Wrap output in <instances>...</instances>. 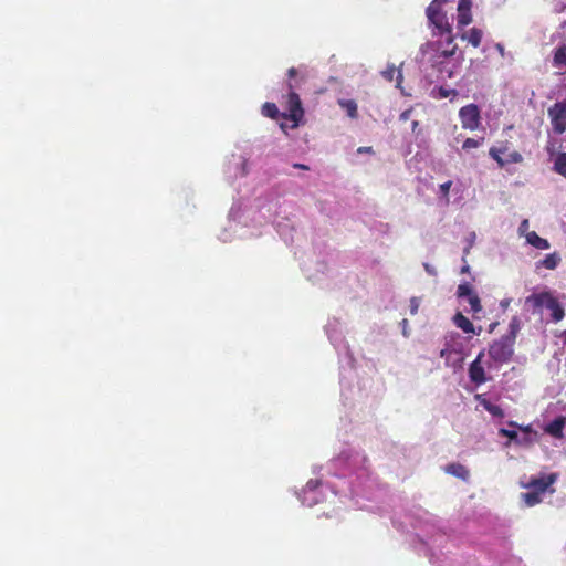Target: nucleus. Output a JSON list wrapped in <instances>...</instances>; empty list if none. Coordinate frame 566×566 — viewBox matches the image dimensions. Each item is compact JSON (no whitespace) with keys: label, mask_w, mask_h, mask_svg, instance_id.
Returning a JSON list of instances; mask_svg holds the SVG:
<instances>
[{"label":"nucleus","mask_w":566,"mask_h":566,"mask_svg":"<svg viewBox=\"0 0 566 566\" xmlns=\"http://www.w3.org/2000/svg\"><path fill=\"white\" fill-rule=\"evenodd\" d=\"M469 271H470V266H469L468 264H464V265L462 266V269H461V272H462V273H467V272H469Z\"/></svg>","instance_id":"42"},{"label":"nucleus","mask_w":566,"mask_h":566,"mask_svg":"<svg viewBox=\"0 0 566 566\" xmlns=\"http://www.w3.org/2000/svg\"><path fill=\"white\" fill-rule=\"evenodd\" d=\"M447 0H432V3H437L438 6L442 7V3H444Z\"/></svg>","instance_id":"43"},{"label":"nucleus","mask_w":566,"mask_h":566,"mask_svg":"<svg viewBox=\"0 0 566 566\" xmlns=\"http://www.w3.org/2000/svg\"><path fill=\"white\" fill-rule=\"evenodd\" d=\"M262 114L266 117H270L272 119H275L279 117V108L277 106L274 104V103H270V102H266L263 106H262Z\"/></svg>","instance_id":"26"},{"label":"nucleus","mask_w":566,"mask_h":566,"mask_svg":"<svg viewBox=\"0 0 566 566\" xmlns=\"http://www.w3.org/2000/svg\"><path fill=\"white\" fill-rule=\"evenodd\" d=\"M564 344L566 345V331L563 333Z\"/></svg>","instance_id":"47"},{"label":"nucleus","mask_w":566,"mask_h":566,"mask_svg":"<svg viewBox=\"0 0 566 566\" xmlns=\"http://www.w3.org/2000/svg\"><path fill=\"white\" fill-rule=\"evenodd\" d=\"M444 40H438L434 42L436 50L439 56L451 57L455 54L458 45L454 42V35L451 33H444Z\"/></svg>","instance_id":"10"},{"label":"nucleus","mask_w":566,"mask_h":566,"mask_svg":"<svg viewBox=\"0 0 566 566\" xmlns=\"http://www.w3.org/2000/svg\"><path fill=\"white\" fill-rule=\"evenodd\" d=\"M447 77H449V78L452 77V71H448Z\"/></svg>","instance_id":"46"},{"label":"nucleus","mask_w":566,"mask_h":566,"mask_svg":"<svg viewBox=\"0 0 566 566\" xmlns=\"http://www.w3.org/2000/svg\"><path fill=\"white\" fill-rule=\"evenodd\" d=\"M553 66L560 75L566 74V45L558 46L554 52Z\"/></svg>","instance_id":"13"},{"label":"nucleus","mask_w":566,"mask_h":566,"mask_svg":"<svg viewBox=\"0 0 566 566\" xmlns=\"http://www.w3.org/2000/svg\"><path fill=\"white\" fill-rule=\"evenodd\" d=\"M450 353H451V350H450L448 347H447V348H443V349H441V350H440V357H441V358H444V357H447V356H448V354H450Z\"/></svg>","instance_id":"39"},{"label":"nucleus","mask_w":566,"mask_h":566,"mask_svg":"<svg viewBox=\"0 0 566 566\" xmlns=\"http://www.w3.org/2000/svg\"><path fill=\"white\" fill-rule=\"evenodd\" d=\"M459 118L463 129L476 130L481 125V112L476 104H468L460 108Z\"/></svg>","instance_id":"5"},{"label":"nucleus","mask_w":566,"mask_h":566,"mask_svg":"<svg viewBox=\"0 0 566 566\" xmlns=\"http://www.w3.org/2000/svg\"><path fill=\"white\" fill-rule=\"evenodd\" d=\"M548 115L552 120L553 130L556 134H563L566 130V103H555L548 109Z\"/></svg>","instance_id":"6"},{"label":"nucleus","mask_w":566,"mask_h":566,"mask_svg":"<svg viewBox=\"0 0 566 566\" xmlns=\"http://www.w3.org/2000/svg\"><path fill=\"white\" fill-rule=\"evenodd\" d=\"M509 153V142H502L497 146H493L489 150V155L497 165L504 167L503 155Z\"/></svg>","instance_id":"16"},{"label":"nucleus","mask_w":566,"mask_h":566,"mask_svg":"<svg viewBox=\"0 0 566 566\" xmlns=\"http://www.w3.org/2000/svg\"><path fill=\"white\" fill-rule=\"evenodd\" d=\"M420 306V301L418 297L410 298V314L416 315L418 313Z\"/></svg>","instance_id":"35"},{"label":"nucleus","mask_w":566,"mask_h":566,"mask_svg":"<svg viewBox=\"0 0 566 566\" xmlns=\"http://www.w3.org/2000/svg\"><path fill=\"white\" fill-rule=\"evenodd\" d=\"M560 259L557 253H549L541 261L542 265L547 270H554L557 268Z\"/></svg>","instance_id":"24"},{"label":"nucleus","mask_w":566,"mask_h":566,"mask_svg":"<svg viewBox=\"0 0 566 566\" xmlns=\"http://www.w3.org/2000/svg\"><path fill=\"white\" fill-rule=\"evenodd\" d=\"M407 319H402L401 324L403 325V335H406Z\"/></svg>","instance_id":"45"},{"label":"nucleus","mask_w":566,"mask_h":566,"mask_svg":"<svg viewBox=\"0 0 566 566\" xmlns=\"http://www.w3.org/2000/svg\"><path fill=\"white\" fill-rule=\"evenodd\" d=\"M526 241L528 244L539 250H547L551 247L549 242L539 237L535 231H531L526 234Z\"/></svg>","instance_id":"18"},{"label":"nucleus","mask_w":566,"mask_h":566,"mask_svg":"<svg viewBox=\"0 0 566 566\" xmlns=\"http://www.w3.org/2000/svg\"><path fill=\"white\" fill-rule=\"evenodd\" d=\"M514 344L510 339L502 336L500 339L494 340L489 348V356L499 364H504L511 360L514 354Z\"/></svg>","instance_id":"4"},{"label":"nucleus","mask_w":566,"mask_h":566,"mask_svg":"<svg viewBox=\"0 0 566 566\" xmlns=\"http://www.w3.org/2000/svg\"><path fill=\"white\" fill-rule=\"evenodd\" d=\"M557 480L556 473L543 474L539 478H532L526 484L523 486L530 489L532 491H538L545 493L551 485H553Z\"/></svg>","instance_id":"9"},{"label":"nucleus","mask_w":566,"mask_h":566,"mask_svg":"<svg viewBox=\"0 0 566 566\" xmlns=\"http://www.w3.org/2000/svg\"><path fill=\"white\" fill-rule=\"evenodd\" d=\"M457 296L459 298H467L471 307V312L476 314L482 311L481 300L476 292L473 291L472 286L468 283H461L457 289Z\"/></svg>","instance_id":"7"},{"label":"nucleus","mask_w":566,"mask_h":566,"mask_svg":"<svg viewBox=\"0 0 566 566\" xmlns=\"http://www.w3.org/2000/svg\"><path fill=\"white\" fill-rule=\"evenodd\" d=\"M520 329H521V321L517 316H514V317H512V319L509 324V332L503 336L505 338L510 339L511 342L515 343Z\"/></svg>","instance_id":"20"},{"label":"nucleus","mask_w":566,"mask_h":566,"mask_svg":"<svg viewBox=\"0 0 566 566\" xmlns=\"http://www.w3.org/2000/svg\"><path fill=\"white\" fill-rule=\"evenodd\" d=\"M543 494H544L543 492L531 490L530 492L522 493V499L524 500V502L527 506H534L542 502Z\"/></svg>","instance_id":"22"},{"label":"nucleus","mask_w":566,"mask_h":566,"mask_svg":"<svg viewBox=\"0 0 566 566\" xmlns=\"http://www.w3.org/2000/svg\"><path fill=\"white\" fill-rule=\"evenodd\" d=\"M444 472L455 478H459L462 481H468L470 479V471L461 463H449L444 468Z\"/></svg>","instance_id":"15"},{"label":"nucleus","mask_w":566,"mask_h":566,"mask_svg":"<svg viewBox=\"0 0 566 566\" xmlns=\"http://www.w3.org/2000/svg\"><path fill=\"white\" fill-rule=\"evenodd\" d=\"M337 103L350 118L355 119L358 117V107L354 99H338Z\"/></svg>","instance_id":"19"},{"label":"nucleus","mask_w":566,"mask_h":566,"mask_svg":"<svg viewBox=\"0 0 566 566\" xmlns=\"http://www.w3.org/2000/svg\"><path fill=\"white\" fill-rule=\"evenodd\" d=\"M401 117H402V118H407V113H403V114L401 115Z\"/></svg>","instance_id":"48"},{"label":"nucleus","mask_w":566,"mask_h":566,"mask_svg":"<svg viewBox=\"0 0 566 566\" xmlns=\"http://www.w3.org/2000/svg\"><path fill=\"white\" fill-rule=\"evenodd\" d=\"M317 501H318V500H317L316 497H314V496H313V497H311V499L308 500V503H307V504H308V505H312V504L316 503Z\"/></svg>","instance_id":"44"},{"label":"nucleus","mask_w":566,"mask_h":566,"mask_svg":"<svg viewBox=\"0 0 566 566\" xmlns=\"http://www.w3.org/2000/svg\"><path fill=\"white\" fill-rule=\"evenodd\" d=\"M452 186V181L451 180H448L443 184L440 185V192L441 195L448 199V196H449V191H450V188Z\"/></svg>","instance_id":"34"},{"label":"nucleus","mask_w":566,"mask_h":566,"mask_svg":"<svg viewBox=\"0 0 566 566\" xmlns=\"http://www.w3.org/2000/svg\"><path fill=\"white\" fill-rule=\"evenodd\" d=\"M505 156L506 157L503 158L504 166L507 164H520L523 161V156L517 150L509 151Z\"/></svg>","instance_id":"27"},{"label":"nucleus","mask_w":566,"mask_h":566,"mask_svg":"<svg viewBox=\"0 0 566 566\" xmlns=\"http://www.w3.org/2000/svg\"><path fill=\"white\" fill-rule=\"evenodd\" d=\"M484 407L493 416H503V411L499 406L486 402L484 403Z\"/></svg>","instance_id":"32"},{"label":"nucleus","mask_w":566,"mask_h":566,"mask_svg":"<svg viewBox=\"0 0 566 566\" xmlns=\"http://www.w3.org/2000/svg\"><path fill=\"white\" fill-rule=\"evenodd\" d=\"M471 8V0H459L457 17L458 28H464L472 22Z\"/></svg>","instance_id":"11"},{"label":"nucleus","mask_w":566,"mask_h":566,"mask_svg":"<svg viewBox=\"0 0 566 566\" xmlns=\"http://www.w3.org/2000/svg\"><path fill=\"white\" fill-rule=\"evenodd\" d=\"M499 434L501 437H506L510 439V441H513L514 443L517 444V441H518V433L516 430H509V429H505V428H501L499 430Z\"/></svg>","instance_id":"29"},{"label":"nucleus","mask_w":566,"mask_h":566,"mask_svg":"<svg viewBox=\"0 0 566 566\" xmlns=\"http://www.w3.org/2000/svg\"><path fill=\"white\" fill-rule=\"evenodd\" d=\"M429 22L434 27L433 35L443 38L444 33H451L452 27L448 21L442 7L437 3H430L426 10Z\"/></svg>","instance_id":"3"},{"label":"nucleus","mask_w":566,"mask_h":566,"mask_svg":"<svg viewBox=\"0 0 566 566\" xmlns=\"http://www.w3.org/2000/svg\"><path fill=\"white\" fill-rule=\"evenodd\" d=\"M484 357V350H481L476 358L469 366V378L475 385H482L486 382V376L484 367L482 366V359Z\"/></svg>","instance_id":"8"},{"label":"nucleus","mask_w":566,"mask_h":566,"mask_svg":"<svg viewBox=\"0 0 566 566\" xmlns=\"http://www.w3.org/2000/svg\"><path fill=\"white\" fill-rule=\"evenodd\" d=\"M566 426V418L563 416H559L555 418L552 422L546 424L545 432L551 434L552 437L556 439H562L564 437L563 430Z\"/></svg>","instance_id":"12"},{"label":"nucleus","mask_w":566,"mask_h":566,"mask_svg":"<svg viewBox=\"0 0 566 566\" xmlns=\"http://www.w3.org/2000/svg\"><path fill=\"white\" fill-rule=\"evenodd\" d=\"M528 228V221L525 219L522 221V223L520 224V231L523 232L525 231L526 229Z\"/></svg>","instance_id":"38"},{"label":"nucleus","mask_w":566,"mask_h":566,"mask_svg":"<svg viewBox=\"0 0 566 566\" xmlns=\"http://www.w3.org/2000/svg\"><path fill=\"white\" fill-rule=\"evenodd\" d=\"M358 153H373L371 147H359Z\"/></svg>","instance_id":"41"},{"label":"nucleus","mask_w":566,"mask_h":566,"mask_svg":"<svg viewBox=\"0 0 566 566\" xmlns=\"http://www.w3.org/2000/svg\"><path fill=\"white\" fill-rule=\"evenodd\" d=\"M381 75L388 82H392L395 77H397L398 83H400L402 78L401 71L398 70L395 65H388L386 70L381 72Z\"/></svg>","instance_id":"23"},{"label":"nucleus","mask_w":566,"mask_h":566,"mask_svg":"<svg viewBox=\"0 0 566 566\" xmlns=\"http://www.w3.org/2000/svg\"><path fill=\"white\" fill-rule=\"evenodd\" d=\"M507 424L510 427H513V428H517L520 429L521 431H523V433H526V434H533L534 437H537V432L533 430L532 428V424H527V426H520L517 422L515 421H509Z\"/></svg>","instance_id":"30"},{"label":"nucleus","mask_w":566,"mask_h":566,"mask_svg":"<svg viewBox=\"0 0 566 566\" xmlns=\"http://www.w3.org/2000/svg\"><path fill=\"white\" fill-rule=\"evenodd\" d=\"M457 91L455 90H448V88H444L443 86L439 87V97L440 98H447L451 95H457Z\"/></svg>","instance_id":"33"},{"label":"nucleus","mask_w":566,"mask_h":566,"mask_svg":"<svg viewBox=\"0 0 566 566\" xmlns=\"http://www.w3.org/2000/svg\"><path fill=\"white\" fill-rule=\"evenodd\" d=\"M553 170L566 178V153H558L554 160Z\"/></svg>","instance_id":"21"},{"label":"nucleus","mask_w":566,"mask_h":566,"mask_svg":"<svg viewBox=\"0 0 566 566\" xmlns=\"http://www.w3.org/2000/svg\"><path fill=\"white\" fill-rule=\"evenodd\" d=\"M287 94L285 96V108L287 114H283L284 118L293 122L292 127L295 128L300 125L304 117V108L300 95L295 92L298 87L297 83L287 82Z\"/></svg>","instance_id":"2"},{"label":"nucleus","mask_w":566,"mask_h":566,"mask_svg":"<svg viewBox=\"0 0 566 566\" xmlns=\"http://www.w3.org/2000/svg\"><path fill=\"white\" fill-rule=\"evenodd\" d=\"M460 38L468 41L474 48H479L482 42L483 32L478 28H471L469 31L463 32Z\"/></svg>","instance_id":"17"},{"label":"nucleus","mask_w":566,"mask_h":566,"mask_svg":"<svg viewBox=\"0 0 566 566\" xmlns=\"http://www.w3.org/2000/svg\"><path fill=\"white\" fill-rule=\"evenodd\" d=\"M287 76H289V81L287 82H293V80L297 76V70L295 67H290L287 70Z\"/></svg>","instance_id":"36"},{"label":"nucleus","mask_w":566,"mask_h":566,"mask_svg":"<svg viewBox=\"0 0 566 566\" xmlns=\"http://www.w3.org/2000/svg\"><path fill=\"white\" fill-rule=\"evenodd\" d=\"M293 167L297 168V169H303V170H308L310 169L308 166L303 165V164H294Z\"/></svg>","instance_id":"40"},{"label":"nucleus","mask_w":566,"mask_h":566,"mask_svg":"<svg viewBox=\"0 0 566 566\" xmlns=\"http://www.w3.org/2000/svg\"><path fill=\"white\" fill-rule=\"evenodd\" d=\"M321 484H322V482L318 479H311L307 481L306 485L302 490V493L304 496V499H303L304 503L306 502V495L314 493L321 486Z\"/></svg>","instance_id":"25"},{"label":"nucleus","mask_w":566,"mask_h":566,"mask_svg":"<svg viewBox=\"0 0 566 566\" xmlns=\"http://www.w3.org/2000/svg\"><path fill=\"white\" fill-rule=\"evenodd\" d=\"M537 437H534L533 434H526L523 433L522 437L518 436V446H532L534 442H536Z\"/></svg>","instance_id":"31"},{"label":"nucleus","mask_w":566,"mask_h":566,"mask_svg":"<svg viewBox=\"0 0 566 566\" xmlns=\"http://www.w3.org/2000/svg\"><path fill=\"white\" fill-rule=\"evenodd\" d=\"M526 304H531L534 310L542 307L549 310L554 323L560 322L565 316V310L551 292L533 293L526 297Z\"/></svg>","instance_id":"1"},{"label":"nucleus","mask_w":566,"mask_h":566,"mask_svg":"<svg viewBox=\"0 0 566 566\" xmlns=\"http://www.w3.org/2000/svg\"><path fill=\"white\" fill-rule=\"evenodd\" d=\"M423 268H424V270L427 271L428 274L437 275L436 269L432 265H430L429 263H424Z\"/></svg>","instance_id":"37"},{"label":"nucleus","mask_w":566,"mask_h":566,"mask_svg":"<svg viewBox=\"0 0 566 566\" xmlns=\"http://www.w3.org/2000/svg\"><path fill=\"white\" fill-rule=\"evenodd\" d=\"M484 142V137L480 138H467L462 144V149L470 150L471 148L480 147Z\"/></svg>","instance_id":"28"},{"label":"nucleus","mask_w":566,"mask_h":566,"mask_svg":"<svg viewBox=\"0 0 566 566\" xmlns=\"http://www.w3.org/2000/svg\"><path fill=\"white\" fill-rule=\"evenodd\" d=\"M453 323L458 328L462 329L467 334L479 335L481 332V327L479 328L478 332H475L472 322L460 312L453 316Z\"/></svg>","instance_id":"14"},{"label":"nucleus","mask_w":566,"mask_h":566,"mask_svg":"<svg viewBox=\"0 0 566 566\" xmlns=\"http://www.w3.org/2000/svg\"><path fill=\"white\" fill-rule=\"evenodd\" d=\"M464 254H469V248L464 250Z\"/></svg>","instance_id":"49"}]
</instances>
